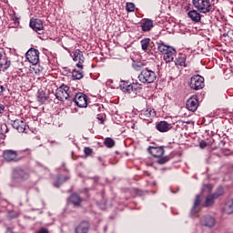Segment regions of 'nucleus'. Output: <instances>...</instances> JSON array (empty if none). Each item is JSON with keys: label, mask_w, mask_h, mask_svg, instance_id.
<instances>
[{"label": "nucleus", "mask_w": 233, "mask_h": 233, "mask_svg": "<svg viewBox=\"0 0 233 233\" xmlns=\"http://www.w3.org/2000/svg\"><path fill=\"white\" fill-rule=\"evenodd\" d=\"M141 48L144 52L148 50V45H150V38H144L140 41Z\"/></svg>", "instance_id": "obj_27"}, {"label": "nucleus", "mask_w": 233, "mask_h": 233, "mask_svg": "<svg viewBox=\"0 0 233 233\" xmlns=\"http://www.w3.org/2000/svg\"><path fill=\"white\" fill-rule=\"evenodd\" d=\"M199 147L200 148H207V147H208V143L202 140L199 142Z\"/></svg>", "instance_id": "obj_38"}, {"label": "nucleus", "mask_w": 233, "mask_h": 233, "mask_svg": "<svg viewBox=\"0 0 233 233\" xmlns=\"http://www.w3.org/2000/svg\"><path fill=\"white\" fill-rule=\"evenodd\" d=\"M25 57L31 65H37L39 63V50L35 48H30L26 54Z\"/></svg>", "instance_id": "obj_8"}, {"label": "nucleus", "mask_w": 233, "mask_h": 233, "mask_svg": "<svg viewBox=\"0 0 233 233\" xmlns=\"http://www.w3.org/2000/svg\"><path fill=\"white\" fill-rule=\"evenodd\" d=\"M73 60L77 61V68L83 70V63H85V56H83V52L81 50L76 49L73 52Z\"/></svg>", "instance_id": "obj_10"}, {"label": "nucleus", "mask_w": 233, "mask_h": 233, "mask_svg": "<svg viewBox=\"0 0 233 233\" xmlns=\"http://www.w3.org/2000/svg\"><path fill=\"white\" fill-rule=\"evenodd\" d=\"M224 214H233V198L228 200L223 208Z\"/></svg>", "instance_id": "obj_22"}, {"label": "nucleus", "mask_w": 233, "mask_h": 233, "mask_svg": "<svg viewBox=\"0 0 233 233\" xmlns=\"http://www.w3.org/2000/svg\"><path fill=\"white\" fill-rule=\"evenodd\" d=\"M10 65H12V63L8 59H4L0 63V70L2 72H5V70H8V68H10Z\"/></svg>", "instance_id": "obj_25"}, {"label": "nucleus", "mask_w": 233, "mask_h": 233, "mask_svg": "<svg viewBox=\"0 0 233 233\" xmlns=\"http://www.w3.org/2000/svg\"><path fill=\"white\" fill-rule=\"evenodd\" d=\"M128 82L127 81H121L120 82V88L121 90H123L124 92L127 90V87L128 86Z\"/></svg>", "instance_id": "obj_33"}, {"label": "nucleus", "mask_w": 233, "mask_h": 233, "mask_svg": "<svg viewBox=\"0 0 233 233\" xmlns=\"http://www.w3.org/2000/svg\"><path fill=\"white\" fill-rule=\"evenodd\" d=\"M186 106L190 112H196L198 110V106H199L198 96H192L190 98H188L186 102Z\"/></svg>", "instance_id": "obj_9"}, {"label": "nucleus", "mask_w": 233, "mask_h": 233, "mask_svg": "<svg viewBox=\"0 0 233 233\" xmlns=\"http://www.w3.org/2000/svg\"><path fill=\"white\" fill-rule=\"evenodd\" d=\"M90 230V224L86 221H82L79 225L76 226L75 232L76 233H88Z\"/></svg>", "instance_id": "obj_15"}, {"label": "nucleus", "mask_w": 233, "mask_h": 233, "mask_svg": "<svg viewBox=\"0 0 233 233\" xmlns=\"http://www.w3.org/2000/svg\"><path fill=\"white\" fill-rule=\"evenodd\" d=\"M211 1V3H213V5H214V3L216 2V0H210Z\"/></svg>", "instance_id": "obj_46"}, {"label": "nucleus", "mask_w": 233, "mask_h": 233, "mask_svg": "<svg viewBox=\"0 0 233 233\" xmlns=\"http://www.w3.org/2000/svg\"><path fill=\"white\" fill-rule=\"evenodd\" d=\"M157 49L159 52H161V54H164V56H165V54H168V51L170 49H174V47L168 46L165 45L164 43H160L157 46Z\"/></svg>", "instance_id": "obj_24"}, {"label": "nucleus", "mask_w": 233, "mask_h": 233, "mask_svg": "<svg viewBox=\"0 0 233 233\" xmlns=\"http://www.w3.org/2000/svg\"><path fill=\"white\" fill-rule=\"evenodd\" d=\"M37 233H48V230L45 228H40V230L37 231Z\"/></svg>", "instance_id": "obj_40"}, {"label": "nucleus", "mask_w": 233, "mask_h": 233, "mask_svg": "<svg viewBox=\"0 0 233 233\" xmlns=\"http://www.w3.org/2000/svg\"><path fill=\"white\" fill-rule=\"evenodd\" d=\"M176 65H179L180 66H183L185 65V58H179Z\"/></svg>", "instance_id": "obj_39"}, {"label": "nucleus", "mask_w": 233, "mask_h": 233, "mask_svg": "<svg viewBox=\"0 0 233 233\" xmlns=\"http://www.w3.org/2000/svg\"><path fill=\"white\" fill-rule=\"evenodd\" d=\"M73 100L79 108H86V106H88V97L83 93H77L75 97H73Z\"/></svg>", "instance_id": "obj_7"}, {"label": "nucleus", "mask_w": 233, "mask_h": 233, "mask_svg": "<svg viewBox=\"0 0 233 233\" xmlns=\"http://www.w3.org/2000/svg\"><path fill=\"white\" fill-rule=\"evenodd\" d=\"M223 194H224L223 187H218L216 190V192L208 195L206 198L203 203V207H206V208L214 207V203H216V199H218V198H220V196H223Z\"/></svg>", "instance_id": "obj_4"}, {"label": "nucleus", "mask_w": 233, "mask_h": 233, "mask_svg": "<svg viewBox=\"0 0 233 233\" xmlns=\"http://www.w3.org/2000/svg\"><path fill=\"white\" fill-rule=\"evenodd\" d=\"M150 116H152V110L146 109L142 110L140 113L141 119H144L146 121L148 120V117H150Z\"/></svg>", "instance_id": "obj_28"}, {"label": "nucleus", "mask_w": 233, "mask_h": 233, "mask_svg": "<svg viewBox=\"0 0 233 233\" xmlns=\"http://www.w3.org/2000/svg\"><path fill=\"white\" fill-rule=\"evenodd\" d=\"M187 16L190 17L191 21L194 23H199V21H201V14H199V11L191 10L187 13Z\"/></svg>", "instance_id": "obj_18"}, {"label": "nucleus", "mask_w": 233, "mask_h": 233, "mask_svg": "<svg viewBox=\"0 0 233 233\" xmlns=\"http://www.w3.org/2000/svg\"><path fill=\"white\" fill-rule=\"evenodd\" d=\"M133 86V91L137 92V90H141V84L139 83H133L131 84Z\"/></svg>", "instance_id": "obj_34"}, {"label": "nucleus", "mask_w": 233, "mask_h": 233, "mask_svg": "<svg viewBox=\"0 0 233 233\" xmlns=\"http://www.w3.org/2000/svg\"><path fill=\"white\" fill-rule=\"evenodd\" d=\"M126 10L127 12H134L136 10V5L134 3H127Z\"/></svg>", "instance_id": "obj_30"}, {"label": "nucleus", "mask_w": 233, "mask_h": 233, "mask_svg": "<svg viewBox=\"0 0 233 233\" xmlns=\"http://www.w3.org/2000/svg\"><path fill=\"white\" fill-rule=\"evenodd\" d=\"M30 175L21 168H15L13 170L12 179H28Z\"/></svg>", "instance_id": "obj_12"}, {"label": "nucleus", "mask_w": 233, "mask_h": 233, "mask_svg": "<svg viewBox=\"0 0 233 233\" xmlns=\"http://www.w3.org/2000/svg\"><path fill=\"white\" fill-rule=\"evenodd\" d=\"M18 216H19V213H17V212L11 211V212L9 213V218H11V219H14V218H18Z\"/></svg>", "instance_id": "obj_37"}, {"label": "nucleus", "mask_w": 233, "mask_h": 233, "mask_svg": "<svg viewBox=\"0 0 233 233\" xmlns=\"http://www.w3.org/2000/svg\"><path fill=\"white\" fill-rule=\"evenodd\" d=\"M138 79L140 83H154V81H156V79H157V75H156V72L148 69V68H145L141 71V73L138 76Z\"/></svg>", "instance_id": "obj_3"}, {"label": "nucleus", "mask_w": 233, "mask_h": 233, "mask_svg": "<svg viewBox=\"0 0 233 233\" xmlns=\"http://www.w3.org/2000/svg\"><path fill=\"white\" fill-rule=\"evenodd\" d=\"M3 112H5V106L0 104V114H3Z\"/></svg>", "instance_id": "obj_41"}, {"label": "nucleus", "mask_w": 233, "mask_h": 233, "mask_svg": "<svg viewBox=\"0 0 233 233\" xmlns=\"http://www.w3.org/2000/svg\"><path fill=\"white\" fill-rule=\"evenodd\" d=\"M141 28L143 32H150L154 28V21L148 18L142 20Z\"/></svg>", "instance_id": "obj_17"}, {"label": "nucleus", "mask_w": 233, "mask_h": 233, "mask_svg": "<svg viewBox=\"0 0 233 233\" xmlns=\"http://www.w3.org/2000/svg\"><path fill=\"white\" fill-rule=\"evenodd\" d=\"M56 97L58 101H66L70 97V87L66 85H62L56 89Z\"/></svg>", "instance_id": "obj_6"}, {"label": "nucleus", "mask_w": 233, "mask_h": 233, "mask_svg": "<svg viewBox=\"0 0 233 233\" xmlns=\"http://www.w3.org/2000/svg\"><path fill=\"white\" fill-rule=\"evenodd\" d=\"M33 70L36 76H41V73L43 72V67H39L37 65H34Z\"/></svg>", "instance_id": "obj_31"}, {"label": "nucleus", "mask_w": 233, "mask_h": 233, "mask_svg": "<svg viewBox=\"0 0 233 233\" xmlns=\"http://www.w3.org/2000/svg\"><path fill=\"white\" fill-rule=\"evenodd\" d=\"M4 90H5V87H3V86L0 85V95L3 94Z\"/></svg>", "instance_id": "obj_44"}, {"label": "nucleus", "mask_w": 233, "mask_h": 233, "mask_svg": "<svg viewBox=\"0 0 233 233\" xmlns=\"http://www.w3.org/2000/svg\"><path fill=\"white\" fill-rule=\"evenodd\" d=\"M202 191L208 192V194H210V192H212V185H210V184L204 185Z\"/></svg>", "instance_id": "obj_32"}, {"label": "nucleus", "mask_w": 233, "mask_h": 233, "mask_svg": "<svg viewBox=\"0 0 233 233\" xmlns=\"http://www.w3.org/2000/svg\"><path fill=\"white\" fill-rule=\"evenodd\" d=\"M29 25L35 32H41V30H43V28H44L43 21H41L40 19H37V18L31 20Z\"/></svg>", "instance_id": "obj_16"}, {"label": "nucleus", "mask_w": 233, "mask_h": 233, "mask_svg": "<svg viewBox=\"0 0 233 233\" xmlns=\"http://www.w3.org/2000/svg\"><path fill=\"white\" fill-rule=\"evenodd\" d=\"M200 224L202 227L212 228V227H215L216 225V219L210 215H206L200 218Z\"/></svg>", "instance_id": "obj_11"}, {"label": "nucleus", "mask_w": 233, "mask_h": 233, "mask_svg": "<svg viewBox=\"0 0 233 233\" xmlns=\"http://www.w3.org/2000/svg\"><path fill=\"white\" fill-rule=\"evenodd\" d=\"M174 57H176V49H169L168 53H166L163 56V59L166 63H172Z\"/></svg>", "instance_id": "obj_21"}, {"label": "nucleus", "mask_w": 233, "mask_h": 233, "mask_svg": "<svg viewBox=\"0 0 233 233\" xmlns=\"http://www.w3.org/2000/svg\"><path fill=\"white\" fill-rule=\"evenodd\" d=\"M3 54H5V51H3L2 48H0V61L3 59Z\"/></svg>", "instance_id": "obj_42"}, {"label": "nucleus", "mask_w": 233, "mask_h": 233, "mask_svg": "<svg viewBox=\"0 0 233 233\" xmlns=\"http://www.w3.org/2000/svg\"><path fill=\"white\" fill-rule=\"evenodd\" d=\"M13 21H15V23H17V17H15V19H13Z\"/></svg>", "instance_id": "obj_45"}, {"label": "nucleus", "mask_w": 233, "mask_h": 233, "mask_svg": "<svg viewBox=\"0 0 233 233\" xmlns=\"http://www.w3.org/2000/svg\"><path fill=\"white\" fill-rule=\"evenodd\" d=\"M189 86L192 90H201L205 87V78L199 75L193 76L190 78Z\"/></svg>", "instance_id": "obj_5"}, {"label": "nucleus", "mask_w": 233, "mask_h": 233, "mask_svg": "<svg viewBox=\"0 0 233 233\" xmlns=\"http://www.w3.org/2000/svg\"><path fill=\"white\" fill-rule=\"evenodd\" d=\"M40 101H46V96H39Z\"/></svg>", "instance_id": "obj_43"}, {"label": "nucleus", "mask_w": 233, "mask_h": 233, "mask_svg": "<svg viewBox=\"0 0 233 233\" xmlns=\"http://www.w3.org/2000/svg\"><path fill=\"white\" fill-rule=\"evenodd\" d=\"M83 200L81 199V197L77 194H73L70 197V202L75 206V207H79L81 205V202Z\"/></svg>", "instance_id": "obj_23"}, {"label": "nucleus", "mask_w": 233, "mask_h": 233, "mask_svg": "<svg viewBox=\"0 0 233 233\" xmlns=\"http://www.w3.org/2000/svg\"><path fill=\"white\" fill-rule=\"evenodd\" d=\"M201 205V195H197L196 199L193 205V208L191 209V215L196 216L198 214V211L199 210V206Z\"/></svg>", "instance_id": "obj_20"}, {"label": "nucleus", "mask_w": 233, "mask_h": 233, "mask_svg": "<svg viewBox=\"0 0 233 233\" xmlns=\"http://www.w3.org/2000/svg\"><path fill=\"white\" fill-rule=\"evenodd\" d=\"M85 75H83V71L82 70H73L72 72V77L75 80H79V79H83Z\"/></svg>", "instance_id": "obj_26"}, {"label": "nucleus", "mask_w": 233, "mask_h": 233, "mask_svg": "<svg viewBox=\"0 0 233 233\" xmlns=\"http://www.w3.org/2000/svg\"><path fill=\"white\" fill-rule=\"evenodd\" d=\"M156 127L158 132H168V130H170V124L167 121H160L157 123Z\"/></svg>", "instance_id": "obj_19"}, {"label": "nucleus", "mask_w": 233, "mask_h": 233, "mask_svg": "<svg viewBox=\"0 0 233 233\" xmlns=\"http://www.w3.org/2000/svg\"><path fill=\"white\" fill-rule=\"evenodd\" d=\"M124 92H126L127 94H131V92H134V87L132 84H128V86H127Z\"/></svg>", "instance_id": "obj_35"}, {"label": "nucleus", "mask_w": 233, "mask_h": 233, "mask_svg": "<svg viewBox=\"0 0 233 233\" xmlns=\"http://www.w3.org/2000/svg\"><path fill=\"white\" fill-rule=\"evenodd\" d=\"M84 152H85L86 156H92V148H90V147H85Z\"/></svg>", "instance_id": "obj_36"}, {"label": "nucleus", "mask_w": 233, "mask_h": 233, "mask_svg": "<svg viewBox=\"0 0 233 233\" xmlns=\"http://www.w3.org/2000/svg\"><path fill=\"white\" fill-rule=\"evenodd\" d=\"M13 127L20 133L26 132V123L21 119H16L13 122Z\"/></svg>", "instance_id": "obj_14"}, {"label": "nucleus", "mask_w": 233, "mask_h": 233, "mask_svg": "<svg viewBox=\"0 0 233 233\" xmlns=\"http://www.w3.org/2000/svg\"><path fill=\"white\" fill-rule=\"evenodd\" d=\"M4 159H5L8 163L12 162V161H19V159L17 158V151L15 150H5L4 151Z\"/></svg>", "instance_id": "obj_13"}, {"label": "nucleus", "mask_w": 233, "mask_h": 233, "mask_svg": "<svg viewBox=\"0 0 233 233\" xmlns=\"http://www.w3.org/2000/svg\"><path fill=\"white\" fill-rule=\"evenodd\" d=\"M192 4L200 14H209L212 12V5H214L210 0H193Z\"/></svg>", "instance_id": "obj_2"}, {"label": "nucleus", "mask_w": 233, "mask_h": 233, "mask_svg": "<svg viewBox=\"0 0 233 233\" xmlns=\"http://www.w3.org/2000/svg\"><path fill=\"white\" fill-rule=\"evenodd\" d=\"M148 152L153 156V157L157 159V163H158V165H165V163H168V161H170V157H163L165 154V148H163V147H150L148 148Z\"/></svg>", "instance_id": "obj_1"}, {"label": "nucleus", "mask_w": 233, "mask_h": 233, "mask_svg": "<svg viewBox=\"0 0 233 233\" xmlns=\"http://www.w3.org/2000/svg\"><path fill=\"white\" fill-rule=\"evenodd\" d=\"M104 143H105L106 147H107L108 148H112V147H114V145H116V142L111 137L106 138Z\"/></svg>", "instance_id": "obj_29"}]
</instances>
